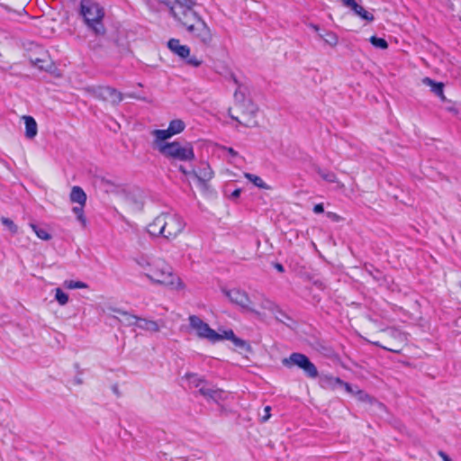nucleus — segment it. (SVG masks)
Listing matches in <instances>:
<instances>
[{
  "label": "nucleus",
  "mask_w": 461,
  "mask_h": 461,
  "mask_svg": "<svg viewBox=\"0 0 461 461\" xmlns=\"http://www.w3.org/2000/svg\"><path fill=\"white\" fill-rule=\"evenodd\" d=\"M194 0H169L172 16L191 34V36L204 46H209L212 41V34L202 17L194 10Z\"/></svg>",
  "instance_id": "1"
},
{
  "label": "nucleus",
  "mask_w": 461,
  "mask_h": 461,
  "mask_svg": "<svg viewBox=\"0 0 461 461\" xmlns=\"http://www.w3.org/2000/svg\"><path fill=\"white\" fill-rule=\"evenodd\" d=\"M79 14L83 17L87 29L96 36H103L106 32L104 24L105 15L104 7L94 0H81Z\"/></svg>",
  "instance_id": "2"
},
{
  "label": "nucleus",
  "mask_w": 461,
  "mask_h": 461,
  "mask_svg": "<svg viewBox=\"0 0 461 461\" xmlns=\"http://www.w3.org/2000/svg\"><path fill=\"white\" fill-rule=\"evenodd\" d=\"M145 275L152 283L159 284L172 289H179L182 287L180 278L173 274L170 266L162 259L152 260V264Z\"/></svg>",
  "instance_id": "3"
},
{
  "label": "nucleus",
  "mask_w": 461,
  "mask_h": 461,
  "mask_svg": "<svg viewBox=\"0 0 461 461\" xmlns=\"http://www.w3.org/2000/svg\"><path fill=\"white\" fill-rule=\"evenodd\" d=\"M153 148L165 158L179 161H191L194 158L193 145L190 142L179 141L167 142L161 140L153 141Z\"/></svg>",
  "instance_id": "4"
},
{
  "label": "nucleus",
  "mask_w": 461,
  "mask_h": 461,
  "mask_svg": "<svg viewBox=\"0 0 461 461\" xmlns=\"http://www.w3.org/2000/svg\"><path fill=\"white\" fill-rule=\"evenodd\" d=\"M158 224L164 230L163 237L167 240L175 239L182 232L185 222L178 214L162 213L159 215Z\"/></svg>",
  "instance_id": "5"
},
{
  "label": "nucleus",
  "mask_w": 461,
  "mask_h": 461,
  "mask_svg": "<svg viewBox=\"0 0 461 461\" xmlns=\"http://www.w3.org/2000/svg\"><path fill=\"white\" fill-rule=\"evenodd\" d=\"M283 364L285 366H296L299 368H301L304 374L314 379L318 377L319 373L317 370V367L315 365L311 362L309 357L302 353H292L288 358H285L283 360Z\"/></svg>",
  "instance_id": "6"
},
{
  "label": "nucleus",
  "mask_w": 461,
  "mask_h": 461,
  "mask_svg": "<svg viewBox=\"0 0 461 461\" xmlns=\"http://www.w3.org/2000/svg\"><path fill=\"white\" fill-rule=\"evenodd\" d=\"M188 321L190 327L195 330L199 338L206 339L211 342L219 341L218 332L210 328L200 317L190 315Z\"/></svg>",
  "instance_id": "7"
},
{
  "label": "nucleus",
  "mask_w": 461,
  "mask_h": 461,
  "mask_svg": "<svg viewBox=\"0 0 461 461\" xmlns=\"http://www.w3.org/2000/svg\"><path fill=\"white\" fill-rule=\"evenodd\" d=\"M221 292L234 304L250 312L258 313L257 310L252 306V303L245 291L238 288L226 289L222 288Z\"/></svg>",
  "instance_id": "8"
},
{
  "label": "nucleus",
  "mask_w": 461,
  "mask_h": 461,
  "mask_svg": "<svg viewBox=\"0 0 461 461\" xmlns=\"http://www.w3.org/2000/svg\"><path fill=\"white\" fill-rule=\"evenodd\" d=\"M168 49L181 59H185L187 65L197 68L202 64V59L195 56H190V48L180 43L178 39H170L167 42Z\"/></svg>",
  "instance_id": "9"
},
{
  "label": "nucleus",
  "mask_w": 461,
  "mask_h": 461,
  "mask_svg": "<svg viewBox=\"0 0 461 461\" xmlns=\"http://www.w3.org/2000/svg\"><path fill=\"white\" fill-rule=\"evenodd\" d=\"M185 128V123L180 120H172L169 122L168 128L166 130H153L151 135L154 137L155 142L167 140L176 134L181 133Z\"/></svg>",
  "instance_id": "10"
},
{
  "label": "nucleus",
  "mask_w": 461,
  "mask_h": 461,
  "mask_svg": "<svg viewBox=\"0 0 461 461\" xmlns=\"http://www.w3.org/2000/svg\"><path fill=\"white\" fill-rule=\"evenodd\" d=\"M95 185H97L98 187L105 193L117 194L118 199H131L130 196V192L125 186L116 185L104 177L96 178Z\"/></svg>",
  "instance_id": "11"
},
{
  "label": "nucleus",
  "mask_w": 461,
  "mask_h": 461,
  "mask_svg": "<svg viewBox=\"0 0 461 461\" xmlns=\"http://www.w3.org/2000/svg\"><path fill=\"white\" fill-rule=\"evenodd\" d=\"M234 100L236 104L243 113H247L252 116L255 115L257 108L250 99L246 97V93L240 86L234 93Z\"/></svg>",
  "instance_id": "12"
},
{
  "label": "nucleus",
  "mask_w": 461,
  "mask_h": 461,
  "mask_svg": "<svg viewBox=\"0 0 461 461\" xmlns=\"http://www.w3.org/2000/svg\"><path fill=\"white\" fill-rule=\"evenodd\" d=\"M96 95L103 100L118 104L122 100V95L113 87L102 86L96 90Z\"/></svg>",
  "instance_id": "13"
},
{
  "label": "nucleus",
  "mask_w": 461,
  "mask_h": 461,
  "mask_svg": "<svg viewBox=\"0 0 461 461\" xmlns=\"http://www.w3.org/2000/svg\"><path fill=\"white\" fill-rule=\"evenodd\" d=\"M199 393L205 398L212 400L213 402H219L224 399L225 393L221 390L209 385L208 384H203L200 387Z\"/></svg>",
  "instance_id": "14"
},
{
  "label": "nucleus",
  "mask_w": 461,
  "mask_h": 461,
  "mask_svg": "<svg viewBox=\"0 0 461 461\" xmlns=\"http://www.w3.org/2000/svg\"><path fill=\"white\" fill-rule=\"evenodd\" d=\"M192 173L203 183L210 181L214 175L210 165L206 162H202L197 169H192Z\"/></svg>",
  "instance_id": "15"
},
{
  "label": "nucleus",
  "mask_w": 461,
  "mask_h": 461,
  "mask_svg": "<svg viewBox=\"0 0 461 461\" xmlns=\"http://www.w3.org/2000/svg\"><path fill=\"white\" fill-rule=\"evenodd\" d=\"M422 83H423V85L429 86L431 92H433L442 101L446 100V96L444 95V84L443 83L436 82L429 77H424L422 79Z\"/></svg>",
  "instance_id": "16"
},
{
  "label": "nucleus",
  "mask_w": 461,
  "mask_h": 461,
  "mask_svg": "<svg viewBox=\"0 0 461 461\" xmlns=\"http://www.w3.org/2000/svg\"><path fill=\"white\" fill-rule=\"evenodd\" d=\"M22 118L25 123V137L30 140L33 139L38 132L36 121L33 117L29 115H23Z\"/></svg>",
  "instance_id": "17"
},
{
  "label": "nucleus",
  "mask_w": 461,
  "mask_h": 461,
  "mask_svg": "<svg viewBox=\"0 0 461 461\" xmlns=\"http://www.w3.org/2000/svg\"><path fill=\"white\" fill-rule=\"evenodd\" d=\"M339 384H343V381L339 377L329 375H322L320 377V385L324 389L334 390Z\"/></svg>",
  "instance_id": "18"
},
{
  "label": "nucleus",
  "mask_w": 461,
  "mask_h": 461,
  "mask_svg": "<svg viewBox=\"0 0 461 461\" xmlns=\"http://www.w3.org/2000/svg\"><path fill=\"white\" fill-rule=\"evenodd\" d=\"M113 311L121 315V318L119 319L121 323L128 327H137V322L139 319L138 316L131 314L128 312L120 309H113Z\"/></svg>",
  "instance_id": "19"
},
{
  "label": "nucleus",
  "mask_w": 461,
  "mask_h": 461,
  "mask_svg": "<svg viewBox=\"0 0 461 461\" xmlns=\"http://www.w3.org/2000/svg\"><path fill=\"white\" fill-rule=\"evenodd\" d=\"M137 328L150 332H158L159 330V325L157 321L140 317L138 319Z\"/></svg>",
  "instance_id": "20"
},
{
  "label": "nucleus",
  "mask_w": 461,
  "mask_h": 461,
  "mask_svg": "<svg viewBox=\"0 0 461 461\" xmlns=\"http://www.w3.org/2000/svg\"><path fill=\"white\" fill-rule=\"evenodd\" d=\"M350 9L354 12L356 15L359 16L363 20H366L367 22H373L375 19L374 15L371 13L365 10V8L359 5L357 2L354 3Z\"/></svg>",
  "instance_id": "21"
},
{
  "label": "nucleus",
  "mask_w": 461,
  "mask_h": 461,
  "mask_svg": "<svg viewBox=\"0 0 461 461\" xmlns=\"http://www.w3.org/2000/svg\"><path fill=\"white\" fill-rule=\"evenodd\" d=\"M71 202H86V194L80 186H73L69 194Z\"/></svg>",
  "instance_id": "22"
},
{
  "label": "nucleus",
  "mask_w": 461,
  "mask_h": 461,
  "mask_svg": "<svg viewBox=\"0 0 461 461\" xmlns=\"http://www.w3.org/2000/svg\"><path fill=\"white\" fill-rule=\"evenodd\" d=\"M318 36L321 39H322L325 41V43L329 44L330 46H336L338 44V36L332 32L324 30V31L319 32Z\"/></svg>",
  "instance_id": "23"
},
{
  "label": "nucleus",
  "mask_w": 461,
  "mask_h": 461,
  "mask_svg": "<svg viewBox=\"0 0 461 461\" xmlns=\"http://www.w3.org/2000/svg\"><path fill=\"white\" fill-rule=\"evenodd\" d=\"M30 227L34 231L36 236L42 240H50L52 238L46 229L41 228L33 222L30 223Z\"/></svg>",
  "instance_id": "24"
},
{
  "label": "nucleus",
  "mask_w": 461,
  "mask_h": 461,
  "mask_svg": "<svg viewBox=\"0 0 461 461\" xmlns=\"http://www.w3.org/2000/svg\"><path fill=\"white\" fill-rule=\"evenodd\" d=\"M159 220V216L156 217L152 222H150L148 227V232L154 237L163 236L164 230H161L160 225L158 224V221Z\"/></svg>",
  "instance_id": "25"
},
{
  "label": "nucleus",
  "mask_w": 461,
  "mask_h": 461,
  "mask_svg": "<svg viewBox=\"0 0 461 461\" xmlns=\"http://www.w3.org/2000/svg\"><path fill=\"white\" fill-rule=\"evenodd\" d=\"M316 172L320 176V177H321V179H323L324 181H326L328 183H337L338 182L335 173H333L331 171L318 167L316 169Z\"/></svg>",
  "instance_id": "26"
},
{
  "label": "nucleus",
  "mask_w": 461,
  "mask_h": 461,
  "mask_svg": "<svg viewBox=\"0 0 461 461\" xmlns=\"http://www.w3.org/2000/svg\"><path fill=\"white\" fill-rule=\"evenodd\" d=\"M245 177L259 188L269 189L270 187L263 181V179L256 175L245 173Z\"/></svg>",
  "instance_id": "27"
},
{
  "label": "nucleus",
  "mask_w": 461,
  "mask_h": 461,
  "mask_svg": "<svg viewBox=\"0 0 461 461\" xmlns=\"http://www.w3.org/2000/svg\"><path fill=\"white\" fill-rule=\"evenodd\" d=\"M185 378L188 380L189 384L194 385V387L200 388L203 384H206L203 378H201L200 376L194 373L186 374Z\"/></svg>",
  "instance_id": "28"
},
{
  "label": "nucleus",
  "mask_w": 461,
  "mask_h": 461,
  "mask_svg": "<svg viewBox=\"0 0 461 461\" xmlns=\"http://www.w3.org/2000/svg\"><path fill=\"white\" fill-rule=\"evenodd\" d=\"M231 341L237 348H239L242 351L246 353L251 351V346L246 340L241 339L236 336Z\"/></svg>",
  "instance_id": "29"
},
{
  "label": "nucleus",
  "mask_w": 461,
  "mask_h": 461,
  "mask_svg": "<svg viewBox=\"0 0 461 461\" xmlns=\"http://www.w3.org/2000/svg\"><path fill=\"white\" fill-rule=\"evenodd\" d=\"M79 204H80L79 206H75L73 208V212L76 214L77 219L83 225V227H86V217L84 215V208H83L85 203H79Z\"/></svg>",
  "instance_id": "30"
},
{
  "label": "nucleus",
  "mask_w": 461,
  "mask_h": 461,
  "mask_svg": "<svg viewBox=\"0 0 461 461\" xmlns=\"http://www.w3.org/2000/svg\"><path fill=\"white\" fill-rule=\"evenodd\" d=\"M260 299H261L260 305H261L262 309H266V310L271 311L273 312H275V311L277 310V306L271 300L266 298L262 294L260 295Z\"/></svg>",
  "instance_id": "31"
},
{
  "label": "nucleus",
  "mask_w": 461,
  "mask_h": 461,
  "mask_svg": "<svg viewBox=\"0 0 461 461\" xmlns=\"http://www.w3.org/2000/svg\"><path fill=\"white\" fill-rule=\"evenodd\" d=\"M369 41H370L371 44L375 48H378L381 50H386L388 48L387 41L383 38L372 36Z\"/></svg>",
  "instance_id": "32"
},
{
  "label": "nucleus",
  "mask_w": 461,
  "mask_h": 461,
  "mask_svg": "<svg viewBox=\"0 0 461 461\" xmlns=\"http://www.w3.org/2000/svg\"><path fill=\"white\" fill-rule=\"evenodd\" d=\"M55 299L60 305H65L68 302V295L64 293L60 288L55 289Z\"/></svg>",
  "instance_id": "33"
},
{
  "label": "nucleus",
  "mask_w": 461,
  "mask_h": 461,
  "mask_svg": "<svg viewBox=\"0 0 461 461\" xmlns=\"http://www.w3.org/2000/svg\"><path fill=\"white\" fill-rule=\"evenodd\" d=\"M64 285L68 289H83L87 287V285L86 283L73 280L65 281Z\"/></svg>",
  "instance_id": "34"
},
{
  "label": "nucleus",
  "mask_w": 461,
  "mask_h": 461,
  "mask_svg": "<svg viewBox=\"0 0 461 461\" xmlns=\"http://www.w3.org/2000/svg\"><path fill=\"white\" fill-rule=\"evenodd\" d=\"M135 262L137 265H139L141 268L148 271V269L150 267L152 261L149 259L146 256H139L135 258Z\"/></svg>",
  "instance_id": "35"
},
{
  "label": "nucleus",
  "mask_w": 461,
  "mask_h": 461,
  "mask_svg": "<svg viewBox=\"0 0 461 461\" xmlns=\"http://www.w3.org/2000/svg\"><path fill=\"white\" fill-rule=\"evenodd\" d=\"M1 222L10 230L12 234H16L18 231L17 225L9 218L2 217Z\"/></svg>",
  "instance_id": "36"
},
{
  "label": "nucleus",
  "mask_w": 461,
  "mask_h": 461,
  "mask_svg": "<svg viewBox=\"0 0 461 461\" xmlns=\"http://www.w3.org/2000/svg\"><path fill=\"white\" fill-rule=\"evenodd\" d=\"M229 115L231 117V119L235 120L239 122V124L246 126V127H254L257 125V122L252 118L249 119L247 122L240 121L238 117L231 114V109H229Z\"/></svg>",
  "instance_id": "37"
},
{
  "label": "nucleus",
  "mask_w": 461,
  "mask_h": 461,
  "mask_svg": "<svg viewBox=\"0 0 461 461\" xmlns=\"http://www.w3.org/2000/svg\"><path fill=\"white\" fill-rule=\"evenodd\" d=\"M275 312L276 313V319L278 321L285 323L288 327H291V324L286 322V321H291V319L284 312L277 308V310H276Z\"/></svg>",
  "instance_id": "38"
},
{
  "label": "nucleus",
  "mask_w": 461,
  "mask_h": 461,
  "mask_svg": "<svg viewBox=\"0 0 461 461\" xmlns=\"http://www.w3.org/2000/svg\"><path fill=\"white\" fill-rule=\"evenodd\" d=\"M218 336L219 341L224 339L232 340L236 337L232 330H224L221 334L218 333Z\"/></svg>",
  "instance_id": "39"
},
{
  "label": "nucleus",
  "mask_w": 461,
  "mask_h": 461,
  "mask_svg": "<svg viewBox=\"0 0 461 461\" xmlns=\"http://www.w3.org/2000/svg\"><path fill=\"white\" fill-rule=\"evenodd\" d=\"M31 62L32 63L33 66L37 67L41 70L48 69V66L44 65V63H46V61L44 59H31Z\"/></svg>",
  "instance_id": "40"
},
{
  "label": "nucleus",
  "mask_w": 461,
  "mask_h": 461,
  "mask_svg": "<svg viewBox=\"0 0 461 461\" xmlns=\"http://www.w3.org/2000/svg\"><path fill=\"white\" fill-rule=\"evenodd\" d=\"M270 411H271V407L270 406H266L264 408V414L261 416V421L262 422H266L269 420L271 414H270Z\"/></svg>",
  "instance_id": "41"
},
{
  "label": "nucleus",
  "mask_w": 461,
  "mask_h": 461,
  "mask_svg": "<svg viewBox=\"0 0 461 461\" xmlns=\"http://www.w3.org/2000/svg\"><path fill=\"white\" fill-rule=\"evenodd\" d=\"M386 332L391 336V337H393V338H398L402 340L403 339V335L399 332L398 330H386Z\"/></svg>",
  "instance_id": "42"
},
{
  "label": "nucleus",
  "mask_w": 461,
  "mask_h": 461,
  "mask_svg": "<svg viewBox=\"0 0 461 461\" xmlns=\"http://www.w3.org/2000/svg\"><path fill=\"white\" fill-rule=\"evenodd\" d=\"M327 216L333 221H339L341 217L335 212H327Z\"/></svg>",
  "instance_id": "43"
},
{
  "label": "nucleus",
  "mask_w": 461,
  "mask_h": 461,
  "mask_svg": "<svg viewBox=\"0 0 461 461\" xmlns=\"http://www.w3.org/2000/svg\"><path fill=\"white\" fill-rule=\"evenodd\" d=\"M240 192L241 190L240 188H236L230 192L229 197L231 199H237L240 197Z\"/></svg>",
  "instance_id": "44"
},
{
  "label": "nucleus",
  "mask_w": 461,
  "mask_h": 461,
  "mask_svg": "<svg viewBox=\"0 0 461 461\" xmlns=\"http://www.w3.org/2000/svg\"><path fill=\"white\" fill-rule=\"evenodd\" d=\"M223 149L226 150L233 158L238 157L239 155L238 152L230 147H223Z\"/></svg>",
  "instance_id": "45"
},
{
  "label": "nucleus",
  "mask_w": 461,
  "mask_h": 461,
  "mask_svg": "<svg viewBox=\"0 0 461 461\" xmlns=\"http://www.w3.org/2000/svg\"><path fill=\"white\" fill-rule=\"evenodd\" d=\"M323 211H324V209H323V205H322V203H316V204H315V206H314V208H313V212H314L315 213H321V212H322Z\"/></svg>",
  "instance_id": "46"
},
{
  "label": "nucleus",
  "mask_w": 461,
  "mask_h": 461,
  "mask_svg": "<svg viewBox=\"0 0 461 461\" xmlns=\"http://www.w3.org/2000/svg\"><path fill=\"white\" fill-rule=\"evenodd\" d=\"M341 4L346 6V7H348V8H351V6L354 5V3L356 2L355 0H340Z\"/></svg>",
  "instance_id": "47"
},
{
  "label": "nucleus",
  "mask_w": 461,
  "mask_h": 461,
  "mask_svg": "<svg viewBox=\"0 0 461 461\" xmlns=\"http://www.w3.org/2000/svg\"><path fill=\"white\" fill-rule=\"evenodd\" d=\"M374 344L378 346V347L383 348L385 350L391 351V352H395V353L400 352V349H398V348H387V347L380 345L379 342H375Z\"/></svg>",
  "instance_id": "48"
},
{
  "label": "nucleus",
  "mask_w": 461,
  "mask_h": 461,
  "mask_svg": "<svg viewBox=\"0 0 461 461\" xmlns=\"http://www.w3.org/2000/svg\"><path fill=\"white\" fill-rule=\"evenodd\" d=\"M438 456L442 458L443 461H452L444 451H439Z\"/></svg>",
  "instance_id": "49"
},
{
  "label": "nucleus",
  "mask_w": 461,
  "mask_h": 461,
  "mask_svg": "<svg viewBox=\"0 0 461 461\" xmlns=\"http://www.w3.org/2000/svg\"><path fill=\"white\" fill-rule=\"evenodd\" d=\"M339 386H343L347 392L352 393V388L349 384L343 382V384H339Z\"/></svg>",
  "instance_id": "50"
},
{
  "label": "nucleus",
  "mask_w": 461,
  "mask_h": 461,
  "mask_svg": "<svg viewBox=\"0 0 461 461\" xmlns=\"http://www.w3.org/2000/svg\"><path fill=\"white\" fill-rule=\"evenodd\" d=\"M309 26H310V27H311L314 32H316L318 34H319V32H321V29H320V27H319L318 25L313 24V23H311Z\"/></svg>",
  "instance_id": "51"
},
{
  "label": "nucleus",
  "mask_w": 461,
  "mask_h": 461,
  "mask_svg": "<svg viewBox=\"0 0 461 461\" xmlns=\"http://www.w3.org/2000/svg\"><path fill=\"white\" fill-rule=\"evenodd\" d=\"M179 170L182 171L185 175H188V174L192 173V171H190V172L186 171L183 166L179 167Z\"/></svg>",
  "instance_id": "52"
},
{
  "label": "nucleus",
  "mask_w": 461,
  "mask_h": 461,
  "mask_svg": "<svg viewBox=\"0 0 461 461\" xmlns=\"http://www.w3.org/2000/svg\"><path fill=\"white\" fill-rule=\"evenodd\" d=\"M276 268L279 272H283V271H284V267H283L281 264H276Z\"/></svg>",
  "instance_id": "53"
},
{
  "label": "nucleus",
  "mask_w": 461,
  "mask_h": 461,
  "mask_svg": "<svg viewBox=\"0 0 461 461\" xmlns=\"http://www.w3.org/2000/svg\"><path fill=\"white\" fill-rule=\"evenodd\" d=\"M229 187H230V185H228V186L226 187V189H225V192H226V193H228V192L230 191V190H229Z\"/></svg>",
  "instance_id": "54"
},
{
  "label": "nucleus",
  "mask_w": 461,
  "mask_h": 461,
  "mask_svg": "<svg viewBox=\"0 0 461 461\" xmlns=\"http://www.w3.org/2000/svg\"><path fill=\"white\" fill-rule=\"evenodd\" d=\"M460 288H461V281H460Z\"/></svg>",
  "instance_id": "55"
}]
</instances>
